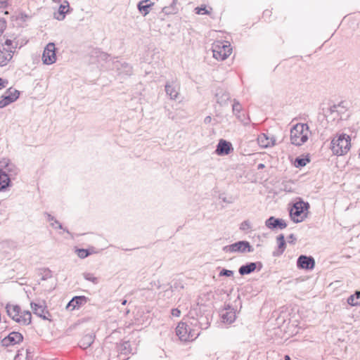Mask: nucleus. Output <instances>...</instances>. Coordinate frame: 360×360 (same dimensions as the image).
Masks as SVG:
<instances>
[{
	"label": "nucleus",
	"instance_id": "e433bc0d",
	"mask_svg": "<svg viewBox=\"0 0 360 360\" xmlns=\"http://www.w3.org/2000/svg\"><path fill=\"white\" fill-rule=\"evenodd\" d=\"M237 119L242 122L244 125H248L250 122V119L248 115L245 114L244 112L238 114L236 115Z\"/></svg>",
	"mask_w": 360,
	"mask_h": 360
},
{
	"label": "nucleus",
	"instance_id": "774afa93",
	"mask_svg": "<svg viewBox=\"0 0 360 360\" xmlns=\"http://www.w3.org/2000/svg\"><path fill=\"white\" fill-rule=\"evenodd\" d=\"M53 1H56V0H53Z\"/></svg>",
	"mask_w": 360,
	"mask_h": 360
},
{
	"label": "nucleus",
	"instance_id": "1a4fd4ad",
	"mask_svg": "<svg viewBox=\"0 0 360 360\" xmlns=\"http://www.w3.org/2000/svg\"><path fill=\"white\" fill-rule=\"evenodd\" d=\"M56 60V49L55 44L49 42L44 48L42 54V61L44 64L51 65Z\"/></svg>",
	"mask_w": 360,
	"mask_h": 360
},
{
	"label": "nucleus",
	"instance_id": "8fccbe9b",
	"mask_svg": "<svg viewBox=\"0 0 360 360\" xmlns=\"http://www.w3.org/2000/svg\"><path fill=\"white\" fill-rule=\"evenodd\" d=\"M8 83V82L7 79L0 77V90L6 87Z\"/></svg>",
	"mask_w": 360,
	"mask_h": 360
},
{
	"label": "nucleus",
	"instance_id": "864d4df0",
	"mask_svg": "<svg viewBox=\"0 0 360 360\" xmlns=\"http://www.w3.org/2000/svg\"><path fill=\"white\" fill-rule=\"evenodd\" d=\"M345 111L346 109L338 108V120L342 119V115L344 114Z\"/></svg>",
	"mask_w": 360,
	"mask_h": 360
},
{
	"label": "nucleus",
	"instance_id": "37998d69",
	"mask_svg": "<svg viewBox=\"0 0 360 360\" xmlns=\"http://www.w3.org/2000/svg\"><path fill=\"white\" fill-rule=\"evenodd\" d=\"M233 271L228 270L226 269H222L219 274V276H226V277H231V276H233Z\"/></svg>",
	"mask_w": 360,
	"mask_h": 360
},
{
	"label": "nucleus",
	"instance_id": "473e14b6",
	"mask_svg": "<svg viewBox=\"0 0 360 360\" xmlns=\"http://www.w3.org/2000/svg\"><path fill=\"white\" fill-rule=\"evenodd\" d=\"M224 323H231L236 319V314L233 311H226L221 315Z\"/></svg>",
	"mask_w": 360,
	"mask_h": 360
},
{
	"label": "nucleus",
	"instance_id": "423d86ee",
	"mask_svg": "<svg viewBox=\"0 0 360 360\" xmlns=\"http://www.w3.org/2000/svg\"><path fill=\"white\" fill-rule=\"evenodd\" d=\"M222 250L226 253H245L252 252L254 248L248 241L240 240L233 244L224 246Z\"/></svg>",
	"mask_w": 360,
	"mask_h": 360
},
{
	"label": "nucleus",
	"instance_id": "c03bdc74",
	"mask_svg": "<svg viewBox=\"0 0 360 360\" xmlns=\"http://www.w3.org/2000/svg\"><path fill=\"white\" fill-rule=\"evenodd\" d=\"M6 28V21L4 18H0V34L4 32Z\"/></svg>",
	"mask_w": 360,
	"mask_h": 360
},
{
	"label": "nucleus",
	"instance_id": "b1692460",
	"mask_svg": "<svg viewBox=\"0 0 360 360\" xmlns=\"http://www.w3.org/2000/svg\"><path fill=\"white\" fill-rule=\"evenodd\" d=\"M95 339L94 333H88L84 335L79 341V346L85 349L91 345Z\"/></svg>",
	"mask_w": 360,
	"mask_h": 360
},
{
	"label": "nucleus",
	"instance_id": "4c0bfd02",
	"mask_svg": "<svg viewBox=\"0 0 360 360\" xmlns=\"http://www.w3.org/2000/svg\"><path fill=\"white\" fill-rule=\"evenodd\" d=\"M252 224L250 220L247 219L241 222L240 224V230L245 232H248L252 230Z\"/></svg>",
	"mask_w": 360,
	"mask_h": 360
},
{
	"label": "nucleus",
	"instance_id": "f03ea898",
	"mask_svg": "<svg viewBox=\"0 0 360 360\" xmlns=\"http://www.w3.org/2000/svg\"><path fill=\"white\" fill-rule=\"evenodd\" d=\"M176 335L181 341L187 342L196 339L199 336L200 332L198 329L193 327L189 321L188 323L180 322L176 328Z\"/></svg>",
	"mask_w": 360,
	"mask_h": 360
},
{
	"label": "nucleus",
	"instance_id": "49530a36",
	"mask_svg": "<svg viewBox=\"0 0 360 360\" xmlns=\"http://www.w3.org/2000/svg\"><path fill=\"white\" fill-rule=\"evenodd\" d=\"M29 15L24 13H20L19 15L17 17V20H20L21 21H26L27 18H29Z\"/></svg>",
	"mask_w": 360,
	"mask_h": 360
},
{
	"label": "nucleus",
	"instance_id": "09e8293b",
	"mask_svg": "<svg viewBox=\"0 0 360 360\" xmlns=\"http://www.w3.org/2000/svg\"><path fill=\"white\" fill-rule=\"evenodd\" d=\"M171 314L173 316L179 317L181 314V311L178 308L172 309Z\"/></svg>",
	"mask_w": 360,
	"mask_h": 360
},
{
	"label": "nucleus",
	"instance_id": "ea45409f",
	"mask_svg": "<svg viewBox=\"0 0 360 360\" xmlns=\"http://www.w3.org/2000/svg\"><path fill=\"white\" fill-rule=\"evenodd\" d=\"M241 110H242V107H241L240 103H239L238 101H237L236 99H234L233 104L232 106L233 113L235 115H237L238 114H240L241 112Z\"/></svg>",
	"mask_w": 360,
	"mask_h": 360
},
{
	"label": "nucleus",
	"instance_id": "39448f33",
	"mask_svg": "<svg viewBox=\"0 0 360 360\" xmlns=\"http://www.w3.org/2000/svg\"><path fill=\"white\" fill-rule=\"evenodd\" d=\"M309 208V204L302 200L296 202L290 210V217L295 223L303 221L307 217V214L304 213L305 210Z\"/></svg>",
	"mask_w": 360,
	"mask_h": 360
},
{
	"label": "nucleus",
	"instance_id": "5701e85b",
	"mask_svg": "<svg viewBox=\"0 0 360 360\" xmlns=\"http://www.w3.org/2000/svg\"><path fill=\"white\" fill-rule=\"evenodd\" d=\"M258 143L262 148H267L274 145L276 139L274 136L269 137L266 134H262L258 136Z\"/></svg>",
	"mask_w": 360,
	"mask_h": 360
},
{
	"label": "nucleus",
	"instance_id": "9b49d317",
	"mask_svg": "<svg viewBox=\"0 0 360 360\" xmlns=\"http://www.w3.org/2000/svg\"><path fill=\"white\" fill-rule=\"evenodd\" d=\"M20 96V91L13 88H9L0 100V108H5L9 104L15 102Z\"/></svg>",
	"mask_w": 360,
	"mask_h": 360
},
{
	"label": "nucleus",
	"instance_id": "f3484780",
	"mask_svg": "<svg viewBox=\"0 0 360 360\" xmlns=\"http://www.w3.org/2000/svg\"><path fill=\"white\" fill-rule=\"evenodd\" d=\"M265 226L270 229H283L286 228L287 224L283 219L270 217L265 221Z\"/></svg>",
	"mask_w": 360,
	"mask_h": 360
},
{
	"label": "nucleus",
	"instance_id": "72a5a7b5",
	"mask_svg": "<svg viewBox=\"0 0 360 360\" xmlns=\"http://www.w3.org/2000/svg\"><path fill=\"white\" fill-rule=\"evenodd\" d=\"M359 298H360V290H357L354 295H350L347 298V303L351 306H357L359 304V302H357Z\"/></svg>",
	"mask_w": 360,
	"mask_h": 360
},
{
	"label": "nucleus",
	"instance_id": "2eb2a0df",
	"mask_svg": "<svg viewBox=\"0 0 360 360\" xmlns=\"http://www.w3.org/2000/svg\"><path fill=\"white\" fill-rule=\"evenodd\" d=\"M233 150V148L231 143L221 139L217 145L215 153L220 156H224L228 155Z\"/></svg>",
	"mask_w": 360,
	"mask_h": 360
},
{
	"label": "nucleus",
	"instance_id": "5fc2aeb1",
	"mask_svg": "<svg viewBox=\"0 0 360 360\" xmlns=\"http://www.w3.org/2000/svg\"><path fill=\"white\" fill-rule=\"evenodd\" d=\"M46 215L47 217V220L50 222H53L56 219L53 216H52L51 214H50L49 213H46Z\"/></svg>",
	"mask_w": 360,
	"mask_h": 360
},
{
	"label": "nucleus",
	"instance_id": "603ef678",
	"mask_svg": "<svg viewBox=\"0 0 360 360\" xmlns=\"http://www.w3.org/2000/svg\"><path fill=\"white\" fill-rule=\"evenodd\" d=\"M8 4H9L8 1H7V0L0 1V8H7Z\"/></svg>",
	"mask_w": 360,
	"mask_h": 360
},
{
	"label": "nucleus",
	"instance_id": "69168bd1",
	"mask_svg": "<svg viewBox=\"0 0 360 360\" xmlns=\"http://www.w3.org/2000/svg\"><path fill=\"white\" fill-rule=\"evenodd\" d=\"M284 190H285V191H288V192L291 191V190H290V188H288V187H287L286 186H285V187H284Z\"/></svg>",
	"mask_w": 360,
	"mask_h": 360
},
{
	"label": "nucleus",
	"instance_id": "c85d7f7f",
	"mask_svg": "<svg viewBox=\"0 0 360 360\" xmlns=\"http://www.w3.org/2000/svg\"><path fill=\"white\" fill-rule=\"evenodd\" d=\"M131 345L128 341L123 342L117 345V352L121 354L127 355L131 353Z\"/></svg>",
	"mask_w": 360,
	"mask_h": 360
},
{
	"label": "nucleus",
	"instance_id": "79ce46f5",
	"mask_svg": "<svg viewBox=\"0 0 360 360\" xmlns=\"http://www.w3.org/2000/svg\"><path fill=\"white\" fill-rule=\"evenodd\" d=\"M195 13L197 14H209L210 11L207 9L206 6H201L200 7H197L195 8Z\"/></svg>",
	"mask_w": 360,
	"mask_h": 360
},
{
	"label": "nucleus",
	"instance_id": "6e6d98bb",
	"mask_svg": "<svg viewBox=\"0 0 360 360\" xmlns=\"http://www.w3.org/2000/svg\"><path fill=\"white\" fill-rule=\"evenodd\" d=\"M18 46V42L13 40V46H11V48L9 50H12V51H15V49H17Z\"/></svg>",
	"mask_w": 360,
	"mask_h": 360
},
{
	"label": "nucleus",
	"instance_id": "3c124183",
	"mask_svg": "<svg viewBox=\"0 0 360 360\" xmlns=\"http://www.w3.org/2000/svg\"><path fill=\"white\" fill-rule=\"evenodd\" d=\"M173 288H176V284H174V286L167 285V288H165V287L164 288L165 293L171 294L172 292Z\"/></svg>",
	"mask_w": 360,
	"mask_h": 360
},
{
	"label": "nucleus",
	"instance_id": "aec40b11",
	"mask_svg": "<svg viewBox=\"0 0 360 360\" xmlns=\"http://www.w3.org/2000/svg\"><path fill=\"white\" fill-rule=\"evenodd\" d=\"M14 51L0 46V67H4L12 59Z\"/></svg>",
	"mask_w": 360,
	"mask_h": 360
},
{
	"label": "nucleus",
	"instance_id": "de8ad7c7",
	"mask_svg": "<svg viewBox=\"0 0 360 360\" xmlns=\"http://www.w3.org/2000/svg\"><path fill=\"white\" fill-rule=\"evenodd\" d=\"M297 238L293 233L290 234L289 236L288 237V242L289 243L294 244Z\"/></svg>",
	"mask_w": 360,
	"mask_h": 360
},
{
	"label": "nucleus",
	"instance_id": "f257e3e1",
	"mask_svg": "<svg viewBox=\"0 0 360 360\" xmlns=\"http://www.w3.org/2000/svg\"><path fill=\"white\" fill-rule=\"evenodd\" d=\"M7 315L20 326H28L32 323V314L30 311H22L18 304L8 303L6 305Z\"/></svg>",
	"mask_w": 360,
	"mask_h": 360
},
{
	"label": "nucleus",
	"instance_id": "4be33fe9",
	"mask_svg": "<svg viewBox=\"0 0 360 360\" xmlns=\"http://www.w3.org/2000/svg\"><path fill=\"white\" fill-rule=\"evenodd\" d=\"M154 5V3L150 0H142L137 4L139 11L143 15L146 16L150 13L151 7Z\"/></svg>",
	"mask_w": 360,
	"mask_h": 360
},
{
	"label": "nucleus",
	"instance_id": "58836bf2",
	"mask_svg": "<svg viewBox=\"0 0 360 360\" xmlns=\"http://www.w3.org/2000/svg\"><path fill=\"white\" fill-rule=\"evenodd\" d=\"M311 159H295L293 165L295 167L300 168L310 162Z\"/></svg>",
	"mask_w": 360,
	"mask_h": 360
},
{
	"label": "nucleus",
	"instance_id": "6ab92c4d",
	"mask_svg": "<svg viewBox=\"0 0 360 360\" xmlns=\"http://www.w3.org/2000/svg\"><path fill=\"white\" fill-rule=\"evenodd\" d=\"M165 92L172 100H176L179 95V86L175 82H168L165 84Z\"/></svg>",
	"mask_w": 360,
	"mask_h": 360
},
{
	"label": "nucleus",
	"instance_id": "4468645a",
	"mask_svg": "<svg viewBox=\"0 0 360 360\" xmlns=\"http://www.w3.org/2000/svg\"><path fill=\"white\" fill-rule=\"evenodd\" d=\"M23 340V336L20 333L13 331L1 340L4 347H9L20 343Z\"/></svg>",
	"mask_w": 360,
	"mask_h": 360
},
{
	"label": "nucleus",
	"instance_id": "e2e57ef3",
	"mask_svg": "<svg viewBox=\"0 0 360 360\" xmlns=\"http://www.w3.org/2000/svg\"><path fill=\"white\" fill-rule=\"evenodd\" d=\"M284 360H291L290 357L288 355H285L284 357Z\"/></svg>",
	"mask_w": 360,
	"mask_h": 360
},
{
	"label": "nucleus",
	"instance_id": "a211bd4d",
	"mask_svg": "<svg viewBox=\"0 0 360 360\" xmlns=\"http://www.w3.org/2000/svg\"><path fill=\"white\" fill-rule=\"evenodd\" d=\"M114 65L119 75H122L123 77H128L132 74V67L127 63H121L120 61H116Z\"/></svg>",
	"mask_w": 360,
	"mask_h": 360
},
{
	"label": "nucleus",
	"instance_id": "a19ab883",
	"mask_svg": "<svg viewBox=\"0 0 360 360\" xmlns=\"http://www.w3.org/2000/svg\"><path fill=\"white\" fill-rule=\"evenodd\" d=\"M51 226L54 229H63L64 231L70 233L69 231L63 227V225L56 219H55L53 222L51 223Z\"/></svg>",
	"mask_w": 360,
	"mask_h": 360
},
{
	"label": "nucleus",
	"instance_id": "4d7b16f0",
	"mask_svg": "<svg viewBox=\"0 0 360 360\" xmlns=\"http://www.w3.org/2000/svg\"><path fill=\"white\" fill-rule=\"evenodd\" d=\"M344 103H345V102L341 101L340 103L337 104L336 106L338 108L346 109V107L345 106Z\"/></svg>",
	"mask_w": 360,
	"mask_h": 360
},
{
	"label": "nucleus",
	"instance_id": "a18cd8bd",
	"mask_svg": "<svg viewBox=\"0 0 360 360\" xmlns=\"http://www.w3.org/2000/svg\"><path fill=\"white\" fill-rule=\"evenodd\" d=\"M13 40L11 39H6L4 41V44H1L0 46H3V47H4V46H8V49H10L11 48V46H13Z\"/></svg>",
	"mask_w": 360,
	"mask_h": 360
},
{
	"label": "nucleus",
	"instance_id": "0e129e2a",
	"mask_svg": "<svg viewBox=\"0 0 360 360\" xmlns=\"http://www.w3.org/2000/svg\"><path fill=\"white\" fill-rule=\"evenodd\" d=\"M127 302V300H123L122 302V305H125Z\"/></svg>",
	"mask_w": 360,
	"mask_h": 360
},
{
	"label": "nucleus",
	"instance_id": "2f4dec72",
	"mask_svg": "<svg viewBox=\"0 0 360 360\" xmlns=\"http://www.w3.org/2000/svg\"><path fill=\"white\" fill-rule=\"evenodd\" d=\"M177 0H173L171 4L169 6H165L162 8V11L166 15H170L176 13L178 11V8L176 7Z\"/></svg>",
	"mask_w": 360,
	"mask_h": 360
},
{
	"label": "nucleus",
	"instance_id": "412c9836",
	"mask_svg": "<svg viewBox=\"0 0 360 360\" xmlns=\"http://www.w3.org/2000/svg\"><path fill=\"white\" fill-rule=\"evenodd\" d=\"M214 95L217 98V103L220 105H226L227 102L231 98L229 93L221 88L217 89Z\"/></svg>",
	"mask_w": 360,
	"mask_h": 360
},
{
	"label": "nucleus",
	"instance_id": "052dcab7",
	"mask_svg": "<svg viewBox=\"0 0 360 360\" xmlns=\"http://www.w3.org/2000/svg\"><path fill=\"white\" fill-rule=\"evenodd\" d=\"M210 121H211V117H210V116H207V117L205 118V123L210 122Z\"/></svg>",
	"mask_w": 360,
	"mask_h": 360
},
{
	"label": "nucleus",
	"instance_id": "cd10ccee",
	"mask_svg": "<svg viewBox=\"0 0 360 360\" xmlns=\"http://www.w3.org/2000/svg\"><path fill=\"white\" fill-rule=\"evenodd\" d=\"M25 356L26 360H30L33 358V352L30 348L26 349H21L18 350V354L15 356V360H21Z\"/></svg>",
	"mask_w": 360,
	"mask_h": 360
},
{
	"label": "nucleus",
	"instance_id": "7c9ffc66",
	"mask_svg": "<svg viewBox=\"0 0 360 360\" xmlns=\"http://www.w3.org/2000/svg\"><path fill=\"white\" fill-rule=\"evenodd\" d=\"M323 111L324 117H327L328 116L327 113L329 112L330 115L332 116L333 120H338V108H337L336 104L330 106L327 109L326 112L324 111V109H323Z\"/></svg>",
	"mask_w": 360,
	"mask_h": 360
},
{
	"label": "nucleus",
	"instance_id": "f8f14e48",
	"mask_svg": "<svg viewBox=\"0 0 360 360\" xmlns=\"http://www.w3.org/2000/svg\"><path fill=\"white\" fill-rule=\"evenodd\" d=\"M191 325L198 329L200 333V330H205L210 326V319L206 315H200L197 318L191 317L189 319Z\"/></svg>",
	"mask_w": 360,
	"mask_h": 360
},
{
	"label": "nucleus",
	"instance_id": "20e7f679",
	"mask_svg": "<svg viewBox=\"0 0 360 360\" xmlns=\"http://www.w3.org/2000/svg\"><path fill=\"white\" fill-rule=\"evenodd\" d=\"M213 57L219 60H226L231 53L232 48L228 41H216L212 46Z\"/></svg>",
	"mask_w": 360,
	"mask_h": 360
},
{
	"label": "nucleus",
	"instance_id": "393cba45",
	"mask_svg": "<svg viewBox=\"0 0 360 360\" xmlns=\"http://www.w3.org/2000/svg\"><path fill=\"white\" fill-rule=\"evenodd\" d=\"M277 243H278V248L276 251L273 252V256L274 257H278L281 255L285 249V237L283 234H280L276 238Z\"/></svg>",
	"mask_w": 360,
	"mask_h": 360
},
{
	"label": "nucleus",
	"instance_id": "338daca9",
	"mask_svg": "<svg viewBox=\"0 0 360 360\" xmlns=\"http://www.w3.org/2000/svg\"><path fill=\"white\" fill-rule=\"evenodd\" d=\"M62 4H65V5H69V2L66 0H65Z\"/></svg>",
	"mask_w": 360,
	"mask_h": 360
},
{
	"label": "nucleus",
	"instance_id": "9d476101",
	"mask_svg": "<svg viewBox=\"0 0 360 360\" xmlns=\"http://www.w3.org/2000/svg\"><path fill=\"white\" fill-rule=\"evenodd\" d=\"M0 172L13 178L18 173V168L10 161V159H2L0 161Z\"/></svg>",
	"mask_w": 360,
	"mask_h": 360
},
{
	"label": "nucleus",
	"instance_id": "a878e982",
	"mask_svg": "<svg viewBox=\"0 0 360 360\" xmlns=\"http://www.w3.org/2000/svg\"><path fill=\"white\" fill-rule=\"evenodd\" d=\"M87 302L85 296H75L68 303V307H72V309L79 307Z\"/></svg>",
	"mask_w": 360,
	"mask_h": 360
},
{
	"label": "nucleus",
	"instance_id": "0eeeda50",
	"mask_svg": "<svg viewBox=\"0 0 360 360\" xmlns=\"http://www.w3.org/2000/svg\"><path fill=\"white\" fill-rule=\"evenodd\" d=\"M304 124H297L290 131L291 143L295 146H301L305 143L308 136L303 134Z\"/></svg>",
	"mask_w": 360,
	"mask_h": 360
},
{
	"label": "nucleus",
	"instance_id": "6e6552de",
	"mask_svg": "<svg viewBox=\"0 0 360 360\" xmlns=\"http://www.w3.org/2000/svg\"><path fill=\"white\" fill-rule=\"evenodd\" d=\"M31 309L33 313L43 320H51V315L46 309V305L44 301L39 302H32L30 303Z\"/></svg>",
	"mask_w": 360,
	"mask_h": 360
},
{
	"label": "nucleus",
	"instance_id": "680f3d73",
	"mask_svg": "<svg viewBox=\"0 0 360 360\" xmlns=\"http://www.w3.org/2000/svg\"><path fill=\"white\" fill-rule=\"evenodd\" d=\"M264 167H265L264 165L261 163L257 165V169H263Z\"/></svg>",
	"mask_w": 360,
	"mask_h": 360
},
{
	"label": "nucleus",
	"instance_id": "13d9d810",
	"mask_svg": "<svg viewBox=\"0 0 360 360\" xmlns=\"http://www.w3.org/2000/svg\"><path fill=\"white\" fill-rule=\"evenodd\" d=\"M270 13H271V11H269V10H265L264 12H263V17L265 18L266 16H270Z\"/></svg>",
	"mask_w": 360,
	"mask_h": 360
},
{
	"label": "nucleus",
	"instance_id": "bb28decb",
	"mask_svg": "<svg viewBox=\"0 0 360 360\" xmlns=\"http://www.w3.org/2000/svg\"><path fill=\"white\" fill-rule=\"evenodd\" d=\"M70 12V5L60 4L58 13H54V18L58 20H63L65 15Z\"/></svg>",
	"mask_w": 360,
	"mask_h": 360
},
{
	"label": "nucleus",
	"instance_id": "ddd939ff",
	"mask_svg": "<svg viewBox=\"0 0 360 360\" xmlns=\"http://www.w3.org/2000/svg\"><path fill=\"white\" fill-rule=\"evenodd\" d=\"M297 266L300 269L312 270L315 266V260L311 256L302 255L297 259Z\"/></svg>",
	"mask_w": 360,
	"mask_h": 360
},
{
	"label": "nucleus",
	"instance_id": "f704fd0d",
	"mask_svg": "<svg viewBox=\"0 0 360 360\" xmlns=\"http://www.w3.org/2000/svg\"><path fill=\"white\" fill-rule=\"evenodd\" d=\"M83 277L86 281H90L96 285L99 282V278L96 277L93 274L89 272L83 273Z\"/></svg>",
	"mask_w": 360,
	"mask_h": 360
},
{
	"label": "nucleus",
	"instance_id": "7ed1b4c3",
	"mask_svg": "<svg viewBox=\"0 0 360 360\" xmlns=\"http://www.w3.org/2000/svg\"><path fill=\"white\" fill-rule=\"evenodd\" d=\"M351 138L349 135L341 134L337 139L331 142V150L333 155L337 156L345 155L351 146Z\"/></svg>",
	"mask_w": 360,
	"mask_h": 360
},
{
	"label": "nucleus",
	"instance_id": "bf43d9fd",
	"mask_svg": "<svg viewBox=\"0 0 360 360\" xmlns=\"http://www.w3.org/2000/svg\"><path fill=\"white\" fill-rule=\"evenodd\" d=\"M297 158H310V157H309V154L307 153V154H302V155H301L300 156H297Z\"/></svg>",
	"mask_w": 360,
	"mask_h": 360
},
{
	"label": "nucleus",
	"instance_id": "c756f323",
	"mask_svg": "<svg viewBox=\"0 0 360 360\" xmlns=\"http://www.w3.org/2000/svg\"><path fill=\"white\" fill-rule=\"evenodd\" d=\"M11 178L0 172V191L6 190L9 186Z\"/></svg>",
	"mask_w": 360,
	"mask_h": 360
},
{
	"label": "nucleus",
	"instance_id": "c9c22d12",
	"mask_svg": "<svg viewBox=\"0 0 360 360\" xmlns=\"http://www.w3.org/2000/svg\"><path fill=\"white\" fill-rule=\"evenodd\" d=\"M75 252L77 256L81 259H84L91 254L89 249L77 248Z\"/></svg>",
	"mask_w": 360,
	"mask_h": 360
},
{
	"label": "nucleus",
	"instance_id": "dca6fc26",
	"mask_svg": "<svg viewBox=\"0 0 360 360\" xmlns=\"http://www.w3.org/2000/svg\"><path fill=\"white\" fill-rule=\"evenodd\" d=\"M262 266L263 265L261 262H249L242 265L239 268L238 272L241 276L248 275L254 272L257 269L258 271H260L262 269Z\"/></svg>",
	"mask_w": 360,
	"mask_h": 360
}]
</instances>
